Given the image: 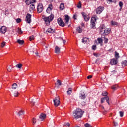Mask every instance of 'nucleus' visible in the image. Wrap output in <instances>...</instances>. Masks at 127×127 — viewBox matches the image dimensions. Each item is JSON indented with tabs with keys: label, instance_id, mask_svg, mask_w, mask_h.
<instances>
[{
	"label": "nucleus",
	"instance_id": "1",
	"mask_svg": "<svg viewBox=\"0 0 127 127\" xmlns=\"http://www.w3.org/2000/svg\"><path fill=\"white\" fill-rule=\"evenodd\" d=\"M83 115H84V112L82 111V109H76L73 111V116L75 120L82 118Z\"/></svg>",
	"mask_w": 127,
	"mask_h": 127
},
{
	"label": "nucleus",
	"instance_id": "2",
	"mask_svg": "<svg viewBox=\"0 0 127 127\" xmlns=\"http://www.w3.org/2000/svg\"><path fill=\"white\" fill-rule=\"evenodd\" d=\"M54 18V15H53V14H51L48 17H45V16L42 17V19L44 20L46 25H49V24H50V22H51V21L53 20Z\"/></svg>",
	"mask_w": 127,
	"mask_h": 127
},
{
	"label": "nucleus",
	"instance_id": "3",
	"mask_svg": "<svg viewBox=\"0 0 127 127\" xmlns=\"http://www.w3.org/2000/svg\"><path fill=\"white\" fill-rule=\"evenodd\" d=\"M96 23H97V19L95 17H92L91 19L90 28L95 29L96 28Z\"/></svg>",
	"mask_w": 127,
	"mask_h": 127
},
{
	"label": "nucleus",
	"instance_id": "4",
	"mask_svg": "<svg viewBox=\"0 0 127 127\" xmlns=\"http://www.w3.org/2000/svg\"><path fill=\"white\" fill-rule=\"evenodd\" d=\"M60 98H59V96H57L55 99H53V102L54 104L55 107H58L59 105H60Z\"/></svg>",
	"mask_w": 127,
	"mask_h": 127
},
{
	"label": "nucleus",
	"instance_id": "5",
	"mask_svg": "<svg viewBox=\"0 0 127 127\" xmlns=\"http://www.w3.org/2000/svg\"><path fill=\"white\" fill-rule=\"evenodd\" d=\"M58 23L59 26H62V27H64V26H65V23H64V21L62 20V19H61V18H59L58 19Z\"/></svg>",
	"mask_w": 127,
	"mask_h": 127
},
{
	"label": "nucleus",
	"instance_id": "6",
	"mask_svg": "<svg viewBox=\"0 0 127 127\" xmlns=\"http://www.w3.org/2000/svg\"><path fill=\"white\" fill-rule=\"evenodd\" d=\"M43 11V5L41 3H39L37 6V12L38 13L42 12Z\"/></svg>",
	"mask_w": 127,
	"mask_h": 127
},
{
	"label": "nucleus",
	"instance_id": "7",
	"mask_svg": "<svg viewBox=\"0 0 127 127\" xmlns=\"http://www.w3.org/2000/svg\"><path fill=\"white\" fill-rule=\"evenodd\" d=\"M118 64V59L116 58H113L110 61V65L112 66H114L115 65H117Z\"/></svg>",
	"mask_w": 127,
	"mask_h": 127
},
{
	"label": "nucleus",
	"instance_id": "8",
	"mask_svg": "<svg viewBox=\"0 0 127 127\" xmlns=\"http://www.w3.org/2000/svg\"><path fill=\"white\" fill-rule=\"evenodd\" d=\"M25 21L27 23H31V15L29 13L27 14Z\"/></svg>",
	"mask_w": 127,
	"mask_h": 127
},
{
	"label": "nucleus",
	"instance_id": "9",
	"mask_svg": "<svg viewBox=\"0 0 127 127\" xmlns=\"http://www.w3.org/2000/svg\"><path fill=\"white\" fill-rule=\"evenodd\" d=\"M52 9H53V7H52V4H50L46 10V12L50 14V13H52Z\"/></svg>",
	"mask_w": 127,
	"mask_h": 127
},
{
	"label": "nucleus",
	"instance_id": "10",
	"mask_svg": "<svg viewBox=\"0 0 127 127\" xmlns=\"http://www.w3.org/2000/svg\"><path fill=\"white\" fill-rule=\"evenodd\" d=\"M103 10H104V7H98L96 9V14H101V12H103Z\"/></svg>",
	"mask_w": 127,
	"mask_h": 127
},
{
	"label": "nucleus",
	"instance_id": "11",
	"mask_svg": "<svg viewBox=\"0 0 127 127\" xmlns=\"http://www.w3.org/2000/svg\"><path fill=\"white\" fill-rule=\"evenodd\" d=\"M6 30H7V29L5 26H2L1 28H0L1 33H5L6 32Z\"/></svg>",
	"mask_w": 127,
	"mask_h": 127
},
{
	"label": "nucleus",
	"instance_id": "12",
	"mask_svg": "<svg viewBox=\"0 0 127 127\" xmlns=\"http://www.w3.org/2000/svg\"><path fill=\"white\" fill-rule=\"evenodd\" d=\"M45 118H46V114L41 113L39 116V120L40 121H43Z\"/></svg>",
	"mask_w": 127,
	"mask_h": 127
},
{
	"label": "nucleus",
	"instance_id": "13",
	"mask_svg": "<svg viewBox=\"0 0 127 127\" xmlns=\"http://www.w3.org/2000/svg\"><path fill=\"white\" fill-rule=\"evenodd\" d=\"M86 97H87V95H86V94L80 93L79 96V99H81V100H85V99H86Z\"/></svg>",
	"mask_w": 127,
	"mask_h": 127
},
{
	"label": "nucleus",
	"instance_id": "14",
	"mask_svg": "<svg viewBox=\"0 0 127 127\" xmlns=\"http://www.w3.org/2000/svg\"><path fill=\"white\" fill-rule=\"evenodd\" d=\"M65 23L66 24H68V23L69 22V20L70 19V17H69V16H68V15H65Z\"/></svg>",
	"mask_w": 127,
	"mask_h": 127
},
{
	"label": "nucleus",
	"instance_id": "15",
	"mask_svg": "<svg viewBox=\"0 0 127 127\" xmlns=\"http://www.w3.org/2000/svg\"><path fill=\"white\" fill-rule=\"evenodd\" d=\"M60 53V48L58 47V46L55 47V53L57 54H59Z\"/></svg>",
	"mask_w": 127,
	"mask_h": 127
},
{
	"label": "nucleus",
	"instance_id": "16",
	"mask_svg": "<svg viewBox=\"0 0 127 127\" xmlns=\"http://www.w3.org/2000/svg\"><path fill=\"white\" fill-rule=\"evenodd\" d=\"M64 9H65V6L64 5V3H62L60 4V10H63Z\"/></svg>",
	"mask_w": 127,
	"mask_h": 127
},
{
	"label": "nucleus",
	"instance_id": "17",
	"mask_svg": "<svg viewBox=\"0 0 127 127\" xmlns=\"http://www.w3.org/2000/svg\"><path fill=\"white\" fill-rule=\"evenodd\" d=\"M110 31H111V29H110V28H108V29L105 28V30L104 31V34L107 35V34H109V33H110Z\"/></svg>",
	"mask_w": 127,
	"mask_h": 127
},
{
	"label": "nucleus",
	"instance_id": "18",
	"mask_svg": "<svg viewBox=\"0 0 127 127\" xmlns=\"http://www.w3.org/2000/svg\"><path fill=\"white\" fill-rule=\"evenodd\" d=\"M76 31L78 33H81V32L83 31V29H82L81 27H78L77 28Z\"/></svg>",
	"mask_w": 127,
	"mask_h": 127
},
{
	"label": "nucleus",
	"instance_id": "19",
	"mask_svg": "<svg viewBox=\"0 0 127 127\" xmlns=\"http://www.w3.org/2000/svg\"><path fill=\"white\" fill-rule=\"evenodd\" d=\"M89 39H88V38H83L82 39V43H87V42H88Z\"/></svg>",
	"mask_w": 127,
	"mask_h": 127
},
{
	"label": "nucleus",
	"instance_id": "20",
	"mask_svg": "<svg viewBox=\"0 0 127 127\" xmlns=\"http://www.w3.org/2000/svg\"><path fill=\"white\" fill-rule=\"evenodd\" d=\"M47 32H48V33H54V30H53V29L48 28L47 30Z\"/></svg>",
	"mask_w": 127,
	"mask_h": 127
},
{
	"label": "nucleus",
	"instance_id": "21",
	"mask_svg": "<svg viewBox=\"0 0 127 127\" xmlns=\"http://www.w3.org/2000/svg\"><path fill=\"white\" fill-rule=\"evenodd\" d=\"M122 67H125V66H127V61L126 60L123 61V62L122 63Z\"/></svg>",
	"mask_w": 127,
	"mask_h": 127
},
{
	"label": "nucleus",
	"instance_id": "22",
	"mask_svg": "<svg viewBox=\"0 0 127 127\" xmlns=\"http://www.w3.org/2000/svg\"><path fill=\"white\" fill-rule=\"evenodd\" d=\"M17 115L18 116H19V117H20V116H22V115H24V111L21 110L17 113Z\"/></svg>",
	"mask_w": 127,
	"mask_h": 127
},
{
	"label": "nucleus",
	"instance_id": "23",
	"mask_svg": "<svg viewBox=\"0 0 127 127\" xmlns=\"http://www.w3.org/2000/svg\"><path fill=\"white\" fill-rule=\"evenodd\" d=\"M115 57L116 59H119V58H120V56L119 55V53H118V52H117V51H115Z\"/></svg>",
	"mask_w": 127,
	"mask_h": 127
},
{
	"label": "nucleus",
	"instance_id": "24",
	"mask_svg": "<svg viewBox=\"0 0 127 127\" xmlns=\"http://www.w3.org/2000/svg\"><path fill=\"white\" fill-rule=\"evenodd\" d=\"M17 42H18V43H19V44H21V45H22V44H23V43H24V41L23 40H17Z\"/></svg>",
	"mask_w": 127,
	"mask_h": 127
},
{
	"label": "nucleus",
	"instance_id": "25",
	"mask_svg": "<svg viewBox=\"0 0 127 127\" xmlns=\"http://www.w3.org/2000/svg\"><path fill=\"white\" fill-rule=\"evenodd\" d=\"M35 8V6L34 4H31L30 5V11H31V10H33Z\"/></svg>",
	"mask_w": 127,
	"mask_h": 127
},
{
	"label": "nucleus",
	"instance_id": "26",
	"mask_svg": "<svg viewBox=\"0 0 127 127\" xmlns=\"http://www.w3.org/2000/svg\"><path fill=\"white\" fill-rule=\"evenodd\" d=\"M83 18L85 21H89L90 19V17L88 15H86V16Z\"/></svg>",
	"mask_w": 127,
	"mask_h": 127
},
{
	"label": "nucleus",
	"instance_id": "27",
	"mask_svg": "<svg viewBox=\"0 0 127 127\" xmlns=\"http://www.w3.org/2000/svg\"><path fill=\"white\" fill-rule=\"evenodd\" d=\"M106 28H100V33L101 34H105V30Z\"/></svg>",
	"mask_w": 127,
	"mask_h": 127
},
{
	"label": "nucleus",
	"instance_id": "28",
	"mask_svg": "<svg viewBox=\"0 0 127 127\" xmlns=\"http://www.w3.org/2000/svg\"><path fill=\"white\" fill-rule=\"evenodd\" d=\"M16 88H17V84L16 83L13 84L12 85V89L14 90L15 89H16Z\"/></svg>",
	"mask_w": 127,
	"mask_h": 127
},
{
	"label": "nucleus",
	"instance_id": "29",
	"mask_svg": "<svg viewBox=\"0 0 127 127\" xmlns=\"http://www.w3.org/2000/svg\"><path fill=\"white\" fill-rule=\"evenodd\" d=\"M67 95H71L72 94V88H68V91H67Z\"/></svg>",
	"mask_w": 127,
	"mask_h": 127
},
{
	"label": "nucleus",
	"instance_id": "30",
	"mask_svg": "<svg viewBox=\"0 0 127 127\" xmlns=\"http://www.w3.org/2000/svg\"><path fill=\"white\" fill-rule=\"evenodd\" d=\"M16 68H18V69H21L22 68V64H19L16 65Z\"/></svg>",
	"mask_w": 127,
	"mask_h": 127
},
{
	"label": "nucleus",
	"instance_id": "31",
	"mask_svg": "<svg viewBox=\"0 0 127 127\" xmlns=\"http://www.w3.org/2000/svg\"><path fill=\"white\" fill-rule=\"evenodd\" d=\"M105 100H106L107 104H108V105H110V98H109V96H106Z\"/></svg>",
	"mask_w": 127,
	"mask_h": 127
},
{
	"label": "nucleus",
	"instance_id": "32",
	"mask_svg": "<svg viewBox=\"0 0 127 127\" xmlns=\"http://www.w3.org/2000/svg\"><path fill=\"white\" fill-rule=\"evenodd\" d=\"M97 41H98L99 43H100V44H102L103 43V39H102V38H98L97 39Z\"/></svg>",
	"mask_w": 127,
	"mask_h": 127
},
{
	"label": "nucleus",
	"instance_id": "33",
	"mask_svg": "<svg viewBox=\"0 0 127 127\" xmlns=\"http://www.w3.org/2000/svg\"><path fill=\"white\" fill-rule=\"evenodd\" d=\"M111 24L112 25H118V23H117L116 21H111Z\"/></svg>",
	"mask_w": 127,
	"mask_h": 127
},
{
	"label": "nucleus",
	"instance_id": "34",
	"mask_svg": "<svg viewBox=\"0 0 127 127\" xmlns=\"http://www.w3.org/2000/svg\"><path fill=\"white\" fill-rule=\"evenodd\" d=\"M30 52H32V53H34V51H36V49H33L32 48H31L29 49Z\"/></svg>",
	"mask_w": 127,
	"mask_h": 127
},
{
	"label": "nucleus",
	"instance_id": "35",
	"mask_svg": "<svg viewBox=\"0 0 127 127\" xmlns=\"http://www.w3.org/2000/svg\"><path fill=\"white\" fill-rule=\"evenodd\" d=\"M119 5L120 7H121V9H122L123 6L124 5V3H123V2L122 1L119 2Z\"/></svg>",
	"mask_w": 127,
	"mask_h": 127
},
{
	"label": "nucleus",
	"instance_id": "36",
	"mask_svg": "<svg viewBox=\"0 0 127 127\" xmlns=\"http://www.w3.org/2000/svg\"><path fill=\"white\" fill-rule=\"evenodd\" d=\"M117 88H118V85H115L112 87V90H117Z\"/></svg>",
	"mask_w": 127,
	"mask_h": 127
},
{
	"label": "nucleus",
	"instance_id": "37",
	"mask_svg": "<svg viewBox=\"0 0 127 127\" xmlns=\"http://www.w3.org/2000/svg\"><path fill=\"white\" fill-rule=\"evenodd\" d=\"M19 95V93L18 92L16 91L14 92V97H18Z\"/></svg>",
	"mask_w": 127,
	"mask_h": 127
},
{
	"label": "nucleus",
	"instance_id": "38",
	"mask_svg": "<svg viewBox=\"0 0 127 127\" xmlns=\"http://www.w3.org/2000/svg\"><path fill=\"white\" fill-rule=\"evenodd\" d=\"M84 126L85 127H92V126L88 123H86L85 124H84Z\"/></svg>",
	"mask_w": 127,
	"mask_h": 127
},
{
	"label": "nucleus",
	"instance_id": "39",
	"mask_svg": "<svg viewBox=\"0 0 127 127\" xmlns=\"http://www.w3.org/2000/svg\"><path fill=\"white\" fill-rule=\"evenodd\" d=\"M12 69V66H11V65H10L8 68L7 69V71L9 72H11Z\"/></svg>",
	"mask_w": 127,
	"mask_h": 127
},
{
	"label": "nucleus",
	"instance_id": "40",
	"mask_svg": "<svg viewBox=\"0 0 127 127\" xmlns=\"http://www.w3.org/2000/svg\"><path fill=\"white\" fill-rule=\"evenodd\" d=\"M29 102L32 104V105H34V104H35V102L33 101V99H30Z\"/></svg>",
	"mask_w": 127,
	"mask_h": 127
},
{
	"label": "nucleus",
	"instance_id": "41",
	"mask_svg": "<svg viewBox=\"0 0 127 127\" xmlns=\"http://www.w3.org/2000/svg\"><path fill=\"white\" fill-rule=\"evenodd\" d=\"M105 100H106V97L102 98L101 99V103L103 104V103H104V102H105Z\"/></svg>",
	"mask_w": 127,
	"mask_h": 127
},
{
	"label": "nucleus",
	"instance_id": "42",
	"mask_svg": "<svg viewBox=\"0 0 127 127\" xmlns=\"http://www.w3.org/2000/svg\"><path fill=\"white\" fill-rule=\"evenodd\" d=\"M120 116V117H124V112L123 111H120L119 112Z\"/></svg>",
	"mask_w": 127,
	"mask_h": 127
},
{
	"label": "nucleus",
	"instance_id": "43",
	"mask_svg": "<svg viewBox=\"0 0 127 127\" xmlns=\"http://www.w3.org/2000/svg\"><path fill=\"white\" fill-rule=\"evenodd\" d=\"M25 3L27 5H29L30 4V1H29V0H26L25 1Z\"/></svg>",
	"mask_w": 127,
	"mask_h": 127
},
{
	"label": "nucleus",
	"instance_id": "44",
	"mask_svg": "<svg viewBox=\"0 0 127 127\" xmlns=\"http://www.w3.org/2000/svg\"><path fill=\"white\" fill-rule=\"evenodd\" d=\"M92 48L93 50H96L97 48V46H96V45H93L92 47Z\"/></svg>",
	"mask_w": 127,
	"mask_h": 127
},
{
	"label": "nucleus",
	"instance_id": "45",
	"mask_svg": "<svg viewBox=\"0 0 127 127\" xmlns=\"http://www.w3.org/2000/svg\"><path fill=\"white\" fill-rule=\"evenodd\" d=\"M16 21L17 23H19V22H21V19L20 18L16 19Z\"/></svg>",
	"mask_w": 127,
	"mask_h": 127
},
{
	"label": "nucleus",
	"instance_id": "46",
	"mask_svg": "<svg viewBox=\"0 0 127 127\" xmlns=\"http://www.w3.org/2000/svg\"><path fill=\"white\" fill-rule=\"evenodd\" d=\"M57 82L58 83V84H59V86H61V85H62V83H61V81L58 80L57 81Z\"/></svg>",
	"mask_w": 127,
	"mask_h": 127
},
{
	"label": "nucleus",
	"instance_id": "47",
	"mask_svg": "<svg viewBox=\"0 0 127 127\" xmlns=\"http://www.w3.org/2000/svg\"><path fill=\"white\" fill-rule=\"evenodd\" d=\"M32 122H33V125L35 124L36 123V119L35 118H33L32 119Z\"/></svg>",
	"mask_w": 127,
	"mask_h": 127
},
{
	"label": "nucleus",
	"instance_id": "48",
	"mask_svg": "<svg viewBox=\"0 0 127 127\" xmlns=\"http://www.w3.org/2000/svg\"><path fill=\"white\" fill-rule=\"evenodd\" d=\"M102 95V96H106L107 97V95H108V92H103Z\"/></svg>",
	"mask_w": 127,
	"mask_h": 127
},
{
	"label": "nucleus",
	"instance_id": "49",
	"mask_svg": "<svg viewBox=\"0 0 127 127\" xmlns=\"http://www.w3.org/2000/svg\"><path fill=\"white\" fill-rule=\"evenodd\" d=\"M18 33H19L20 34H21V33H22V31H21V29L18 28Z\"/></svg>",
	"mask_w": 127,
	"mask_h": 127
},
{
	"label": "nucleus",
	"instance_id": "50",
	"mask_svg": "<svg viewBox=\"0 0 127 127\" xmlns=\"http://www.w3.org/2000/svg\"><path fill=\"white\" fill-rule=\"evenodd\" d=\"M77 16L78 15H77L76 14H74V15L73 16V18H74V19H77Z\"/></svg>",
	"mask_w": 127,
	"mask_h": 127
},
{
	"label": "nucleus",
	"instance_id": "51",
	"mask_svg": "<svg viewBox=\"0 0 127 127\" xmlns=\"http://www.w3.org/2000/svg\"><path fill=\"white\" fill-rule=\"evenodd\" d=\"M6 43L5 42H3L1 45V47H3L5 45Z\"/></svg>",
	"mask_w": 127,
	"mask_h": 127
},
{
	"label": "nucleus",
	"instance_id": "52",
	"mask_svg": "<svg viewBox=\"0 0 127 127\" xmlns=\"http://www.w3.org/2000/svg\"><path fill=\"white\" fill-rule=\"evenodd\" d=\"M82 15L83 16V18L86 16L87 15V14H86V13L85 12H82L81 13Z\"/></svg>",
	"mask_w": 127,
	"mask_h": 127
},
{
	"label": "nucleus",
	"instance_id": "53",
	"mask_svg": "<svg viewBox=\"0 0 127 127\" xmlns=\"http://www.w3.org/2000/svg\"><path fill=\"white\" fill-rule=\"evenodd\" d=\"M34 38V36H30V37L29 40H30V41H31V40H33Z\"/></svg>",
	"mask_w": 127,
	"mask_h": 127
},
{
	"label": "nucleus",
	"instance_id": "54",
	"mask_svg": "<svg viewBox=\"0 0 127 127\" xmlns=\"http://www.w3.org/2000/svg\"><path fill=\"white\" fill-rule=\"evenodd\" d=\"M104 43H108V38L104 39Z\"/></svg>",
	"mask_w": 127,
	"mask_h": 127
},
{
	"label": "nucleus",
	"instance_id": "55",
	"mask_svg": "<svg viewBox=\"0 0 127 127\" xmlns=\"http://www.w3.org/2000/svg\"><path fill=\"white\" fill-rule=\"evenodd\" d=\"M82 7V5L79 3L78 5H77V7L78 8H81V7Z\"/></svg>",
	"mask_w": 127,
	"mask_h": 127
},
{
	"label": "nucleus",
	"instance_id": "56",
	"mask_svg": "<svg viewBox=\"0 0 127 127\" xmlns=\"http://www.w3.org/2000/svg\"><path fill=\"white\" fill-rule=\"evenodd\" d=\"M93 76L92 75H89L88 76H87V79H92Z\"/></svg>",
	"mask_w": 127,
	"mask_h": 127
},
{
	"label": "nucleus",
	"instance_id": "57",
	"mask_svg": "<svg viewBox=\"0 0 127 127\" xmlns=\"http://www.w3.org/2000/svg\"><path fill=\"white\" fill-rule=\"evenodd\" d=\"M30 3H33L34 2H35V0H30Z\"/></svg>",
	"mask_w": 127,
	"mask_h": 127
},
{
	"label": "nucleus",
	"instance_id": "58",
	"mask_svg": "<svg viewBox=\"0 0 127 127\" xmlns=\"http://www.w3.org/2000/svg\"><path fill=\"white\" fill-rule=\"evenodd\" d=\"M8 11L7 10H6L5 12V15H8Z\"/></svg>",
	"mask_w": 127,
	"mask_h": 127
},
{
	"label": "nucleus",
	"instance_id": "59",
	"mask_svg": "<svg viewBox=\"0 0 127 127\" xmlns=\"http://www.w3.org/2000/svg\"><path fill=\"white\" fill-rule=\"evenodd\" d=\"M114 125L115 127H116V126H118V123L114 122Z\"/></svg>",
	"mask_w": 127,
	"mask_h": 127
},
{
	"label": "nucleus",
	"instance_id": "60",
	"mask_svg": "<svg viewBox=\"0 0 127 127\" xmlns=\"http://www.w3.org/2000/svg\"><path fill=\"white\" fill-rule=\"evenodd\" d=\"M62 40H63V42L64 43H66V40H64V39H62Z\"/></svg>",
	"mask_w": 127,
	"mask_h": 127
},
{
	"label": "nucleus",
	"instance_id": "61",
	"mask_svg": "<svg viewBox=\"0 0 127 127\" xmlns=\"http://www.w3.org/2000/svg\"><path fill=\"white\" fill-rule=\"evenodd\" d=\"M66 126H68V127H70V123H66Z\"/></svg>",
	"mask_w": 127,
	"mask_h": 127
},
{
	"label": "nucleus",
	"instance_id": "62",
	"mask_svg": "<svg viewBox=\"0 0 127 127\" xmlns=\"http://www.w3.org/2000/svg\"><path fill=\"white\" fill-rule=\"evenodd\" d=\"M81 26H83V27L85 26V24H84V23H81Z\"/></svg>",
	"mask_w": 127,
	"mask_h": 127
},
{
	"label": "nucleus",
	"instance_id": "63",
	"mask_svg": "<svg viewBox=\"0 0 127 127\" xmlns=\"http://www.w3.org/2000/svg\"><path fill=\"white\" fill-rule=\"evenodd\" d=\"M116 72H117V71L115 70L112 71V73H113L114 74H115V73H116Z\"/></svg>",
	"mask_w": 127,
	"mask_h": 127
},
{
	"label": "nucleus",
	"instance_id": "64",
	"mask_svg": "<svg viewBox=\"0 0 127 127\" xmlns=\"http://www.w3.org/2000/svg\"><path fill=\"white\" fill-rule=\"evenodd\" d=\"M35 54H36V55H38V52H35Z\"/></svg>",
	"mask_w": 127,
	"mask_h": 127
}]
</instances>
